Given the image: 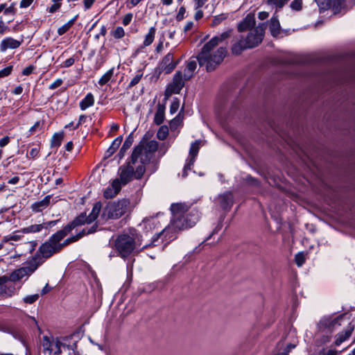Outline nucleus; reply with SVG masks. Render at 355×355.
<instances>
[{
  "label": "nucleus",
  "mask_w": 355,
  "mask_h": 355,
  "mask_svg": "<svg viewBox=\"0 0 355 355\" xmlns=\"http://www.w3.org/2000/svg\"><path fill=\"white\" fill-rule=\"evenodd\" d=\"M144 165L145 164H141V165L137 167L135 171L134 170V177L136 179H140L143 176L145 172Z\"/></svg>",
  "instance_id": "obj_41"
},
{
  "label": "nucleus",
  "mask_w": 355,
  "mask_h": 355,
  "mask_svg": "<svg viewBox=\"0 0 355 355\" xmlns=\"http://www.w3.org/2000/svg\"><path fill=\"white\" fill-rule=\"evenodd\" d=\"M168 135V128L166 125H162L157 132V137L159 140H164L166 139L167 136Z\"/></svg>",
  "instance_id": "obj_39"
},
{
  "label": "nucleus",
  "mask_w": 355,
  "mask_h": 355,
  "mask_svg": "<svg viewBox=\"0 0 355 355\" xmlns=\"http://www.w3.org/2000/svg\"><path fill=\"white\" fill-rule=\"evenodd\" d=\"M186 8L184 6H181L176 15L175 19L178 21H182L185 17Z\"/></svg>",
  "instance_id": "obj_50"
},
{
  "label": "nucleus",
  "mask_w": 355,
  "mask_h": 355,
  "mask_svg": "<svg viewBox=\"0 0 355 355\" xmlns=\"http://www.w3.org/2000/svg\"><path fill=\"white\" fill-rule=\"evenodd\" d=\"M64 138L63 132L55 133L51 139V147H58L61 145L62 141Z\"/></svg>",
  "instance_id": "obj_35"
},
{
  "label": "nucleus",
  "mask_w": 355,
  "mask_h": 355,
  "mask_svg": "<svg viewBox=\"0 0 355 355\" xmlns=\"http://www.w3.org/2000/svg\"><path fill=\"white\" fill-rule=\"evenodd\" d=\"M69 226L65 225L62 230L58 231L53 234L49 239V241L53 243L55 245H61L60 241H62L68 234L71 232Z\"/></svg>",
  "instance_id": "obj_15"
},
{
  "label": "nucleus",
  "mask_w": 355,
  "mask_h": 355,
  "mask_svg": "<svg viewBox=\"0 0 355 355\" xmlns=\"http://www.w3.org/2000/svg\"><path fill=\"white\" fill-rule=\"evenodd\" d=\"M243 22L250 28V30L254 28V26H255V19L254 15L250 14L248 15L243 20Z\"/></svg>",
  "instance_id": "obj_40"
},
{
  "label": "nucleus",
  "mask_w": 355,
  "mask_h": 355,
  "mask_svg": "<svg viewBox=\"0 0 355 355\" xmlns=\"http://www.w3.org/2000/svg\"><path fill=\"white\" fill-rule=\"evenodd\" d=\"M132 161H129L126 164L122 165L119 168V182L121 185H125L130 182L134 177V167Z\"/></svg>",
  "instance_id": "obj_11"
},
{
  "label": "nucleus",
  "mask_w": 355,
  "mask_h": 355,
  "mask_svg": "<svg viewBox=\"0 0 355 355\" xmlns=\"http://www.w3.org/2000/svg\"><path fill=\"white\" fill-rule=\"evenodd\" d=\"M21 42L15 40L12 37H6L1 41L0 49L2 52H4L8 49H17L21 45Z\"/></svg>",
  "instance_id": "obj_20"
},
{
  "label": "nucleus",
  "mask_w": 355,
  "mask_h": 355,
  "mask_svg": "<svg viewBox=\"0 0 355 355\" xmlns=\"http://www.w3.org/2000/svg\"><path fill=\"white\" fill-rule=\"evenodd\" d=\"M98 225L96 223L94 224L91 227L89 228H84L80 232H79L77 234H76V238L78 240L80 239L83 236L87 234H93L97 231L98 229Z\"/></svg>",
  "instance_id": "obj_32"
},
{
  "label": "nucleus",
  "mask_w": 355,
  "mask_h": 355,
  "mask_svg": "<svg viewBox=\"0 0 355 355\" xmlns=\"http://www.w3.org/2000/svg\"><path fill=\"white\" fill-rule=\"evenodd\" d=\"M133 141V132H131L125 139L122 147L121 148L119 153L117 154V157H119V159H121L124 157L126 151L130 148Z\"/></svg>",
  "instance_id": "obj_23"
},
{
  "label": "nucleus",
  "mask_w": 355,
  "mask_h": 355,
  "mask_svg": "<svg viewBox=\"0 0 355 355\" xmlns=\"http://www.w3.org/2000/svg\"><path fill=\"white\" fill-rule=\"evenodd\" d=\"M291 8L294 10H301L302 8V0H294L291 3Z\"/></svg>",
  "instance_id": "obj_48"
},
{
  "label": "nucleus",
  "mask_w": 355,
  "mask_h": 355,
  "mask_svg": "<svg viewBox=\"0 0 355 355\" xmlns=\"http://www.w3.org/2000/svg\"><path fill=\"white\" fill-rule=\"evenodd\" d=\"M35 69V67L33 66V65H29L28 67H26V68H24L22 71V75L24 76H29L31 75L33 70Z\"/></svg>",
  "instance_id": "obj_56"
},
{
  "label": "nucleus",
  "mask_w": 355,
  "mask_h": 355,
  "mask_svg": "<svg viewBox=\"0 0 355 355\" xmlns=\"http://www.w3.org/2000/svg\"><path fill=\"white\" fill-rule=\"evenodd\" d=\"M171 225L175 230H183L192 227L199 220L200 214L196 208L190 209L186 203H173Z\"/></svg>",
  "instance_id": "obj_1"
},
{
  "label": "nucleus",
  "mask_w": 355,
  "mask_h": 355,
  "mask_svg": "<svg viewBox=\"0 0 355 355\" xmlns=\"http://www.w3.org/2000/svg\"><path fill=\"white\" fill-rule=\"evenodd\" d=\"M165 105L158 103L157 105V111L154 116V123L159 125H161L164 121Z\"/></svg>",
  "instance_id": "obj_24"
},
{
  "label": "nucleus",
  "mask_w": 355,
  "mask_h": 355,
  "mask_svg": "<svg viewBox=\"0 0 355 355\" xmlns=\"http://www.w3.org/2000/svg\"><path fill=\"white\" fill-rule=\"evenodd\" d=\"M193 165V164H191V161L188 160L187 163L185 164L183 171H182V177L186 178L188 174V171L191 170V166Z\"/></svg>",
  "instance_id": "obj_54"
},
{
  "label": "nucleus",
  "mask_w": 355,
  "mask_h": 355,
  "mask_svg": "<svg viewBox=\"0 0 355 355\" xmlns=\"http://www.w3.org/2000/svg\"><path fill=\"white\" fill-rule=\"evenodd\" d=\"M197 67V62L195 60H190L187 64L186 68L184 69V80H190L193 76L194 71Z\"/></svg>",
  "instance_id": "obj_22"
},
{
  "label": "nucleus",
  "mask_w": 355,
  "mask_h": 355,
  "mask_svg": "<svg viewBox=\"0 0 355 355\" xmlns=\"http://www.w3.org/2000/svg\"><path fill=\"white\" fill-rule=\"evenodd\" d=\"M76 19V17H73V19H70L68 22L60 26L58 29V34L59 35H64L66 32L69 31V29L73 25Z\"/></svg>",
  "instance_id": "obj_37"
},
{
  "label": "nucleus",
  "mask_w": 355,
  "mask_h": 355,
  "mask_svg": "<svg viewBox=\"0 0 355 355\" xmlns=\"http://www.w3.org/2000/svg\"><path fill=\"white\" fill-rule=\"evenodd\" d=\"M200 140H196L191 144L190 150H189V159L191 161V164H194L196 157L199 152L200 149Z\"/></svg>",
  "instance_id": "obj_27"
},
{
  "label": "nucleus",
  "mask_w": 355,
  "mask_h": 355,
  "mask_svg": "<svg viewBox=\"0 0 355 355\" xmlns=\"http://www.w3.org/2000/svg\"><path fill=\"white\" fill-rule=\"evenodd\" d=\"M156 33V28L153 26L148 30V33L146 35L143 45L144 46H150L154 41Z\"/></svg>",
  "instance_id": "obj_30"
},
{
  "label": "nucleus",
  "mask_w": 355,
  "mask_h": 355,
  "mask_svg": "<svg viewBox=\"0 0 355 355\" xmlns=\"http://www.w3.org/2000/svg\"><path fill=\"white\" fill-rule=\"evenodd\" d=\"M121 189V182H119V179H115L113 180L111 187L107 188L105 190L103 196L107 199L112 198L116 196Z\"/></svg>",
  "instance_id": "obj_16"
},
{
  "label": "nucleus",
  "mask_w": 355,
  "mask_h": 355,
  "mask_svg": "<svg viewBox=\"0 0 355 355\" xmlns=\"http://www.w3.org/2000/svg\"><path fill=\"white\" fill-rule=\"evenodd\" d=\"M114 70V69L113 67V68L109 69L106 73H105L99 79L98 84L101 86L107 84L110 80L112 77L113 76Z\"/></svg>",
  "instance_id": "obj_34"
},
{
  "label": "nucleus",
  "mask_w": 355,
  "mask_h": 355,
  "mask_svg": "<svg viewBox=\"0 0 355 355\" xmlns=\"http://www.w3.org/2000/svg\"><path fill=\"white\" fill-rule=\"evenodd\" d=\"M129 205L127 199L109 202L103 211L102 218L105 220L119 218L126 213Z\"/></svg>",
  "instance_id": "obj_6"
},
{
  "label": "nucleus",
  "mask_w": 355,
  "mask_h": 355,
  "mask_svg": "<svg viewBox=\"0 0 355 355\" xmlns=\"http://www.w3.org/2000/svg\"><path fill=\"white\" fill-rule=\"evenodd\" d=\"M59 252H60V249L58 245H55L48 240L39 247L35 254H39L40 258L44 261L45 259L51 257L54 254L58 253Z\"/></svg>",
  "instance_id": "obj_9"
},
{
  "label": "nucleus",
  "mask_w": 355,
  "mask_h": 355,
  "mask_svg": "<svg viewBox=\"0 0 355 355\" xmlns=\"http://www.w3.org/2000/svg\"><path fill=\"white\" fill-rule=\"evenodd\" d=\"M184 76L180 71H176L172 82L167 86L165 92V100L173 94H179L184 86Z\"/></svg>",
  "instance_id": "obj_8"
},
{
  "label": "nucleus",
  "mask_w": 355,
  "mask_h": 355,
  "mask_svg": "<svg viewBox=\"0 0 355 355\" xmlns=\"http://www.w3.org/2000/svg\"><path fill=\"white\" fill-rule=\"evenodd\" d=\"M95 1L96 0H84L83 3H84L85 10L89 9L92 6V5L95 2Z\"/></svg>",
  "instance_id": "obj_63"
},
{
  "label": "nucleus",
  "mask_w": 355,
  "mask_h": 355,
  "mask_svg": "<svg viewBox=\"0 0 355 355\" xmlns=\"http://www.w3.org/2000/svg\"><path fill=\"white\" fill-rule=\"evenodd\" d=\"M341 318V315L334 318L329 316L323 317L318 323V327L320 330L327 329L329 331H332L336 325H340L339 321Z\"/></svg>",
  "instance_id": "obj_12"
},
{
  "label": "nucleus",
  "mask_w": 355,
  "mask_h": 355,
  "mask_svg": "<svg viewBox=\"0 0 355 355\" xmlns=\"http://www.w3.org/2000/svg\"><path fill=\"white\" fill-rule=\"evenodd\" d=\"M143 76V73H137L132 80L130 82L129 85H128V87L129 88H131L134 86H135L136 85H137L139 81L141 80V78Z\"/></svg>",
  "instance_id": "obj_46"
},
{
  "label": "nucleus",
  "mask_w": 355,
  "mask_h": 355,
  "mask_svg": "<svg viewBox=\"0 0 355 355\" xmlns=\"http://www.w3.org/2000/svg\"><path fill=\"white\" fill-rule=\"evenodd\" d=\"M62 83L63 80L61 78H58L49 85V88L50 89H55L60 87L62 84Z\"/></svg>",
  "instance_id": "obj_55"
},
{
  "label": "nucleus",
  "mask_w": 355,
  "mask_h": 355,
  "mask_svg": "<svg viewBox=\"0 0 355 355\" xmlns=\"http://www.w3.org/2000/svg\"><path fill=\"white\" fill-rule=\"evenodd\" d=\"M233 30L228 29L227 31L222 33L220 35L212 37L208 42L206 43V48L208 46H217L220 43L232 36Z\"/></svg>",
  "instance_id": "obj_17"
},
{
  "label": "nucleus",
  "mask_w": 355,
  "mask_h": 355,
  "mask_svg": "<svg viewBox=\"0 0 355 355\" xmlns=\"http://www.w3.org/2000/svg\"><path fill=\"white\" fill-rule=\"evenodd\" d=\"M315 1L318 5H331L336 10L340 8L344 3V0H315Z\"/></svg>",
  "instance_id": "obj_31"
},
{
  "label": "nucleus",
  "mask_w": 355,
  "mask_h": 355,
  "mask_svg": "<svg viewBox=\"0 0 355 355\" xmlns=\"http://www.w3.org/2000/svg\"><path fill=\"white\" fill-rule=\"evenodd\" d=\"M43 263L44 260L40 258V255L39 254H35L33 257L32 259L27 262V266L22 267L23 270H25L26 276L30 275L35 272Z\"/></svg>",
  "instance_id": "obj_13"
},
{
  "label": "nucleus",
  "mask_w": 355,
  "mask_h": 355,
  "mask_svg": "<svg viewBox=\"0 0 355 355\" xmlns=\"http://www.w3.org/2000/svg\"><path fill=\"white\" fill-rule=\"evenodd\" d=\"M218 199L220 207L224 210H230L233 205V194L230 191L220 195Z\"/></svg>",
  "instance_id": "obj_14"
},
{
  "label": "nucleus",
  "mask_w": 355,
  "mask_h": 355,
  "mask_svg": "<svg viewBox=\"0 0 355 355\" xmlns=\"http://www.w3.org/2000/svg\"><path fill=\"white\" fill-rule=\"evenodd\" d=\"M354 329V326L352 324V323H349L343 332H340L336 336L335 345L339 346L342 343L348 339L351 336Z\"/></svg>",
  "instance_id": "obj_18"
},
{
  "label": "nucleus",
  "mask_w": 355,
  "mask_h": 355,
  "mask_svg": "<svg viewBox=\"0 0 355 355\" xmlns=\"http://www.w3.org/2000/svg\"><path fill=\"white\" fill-rule=\"evenodd\" d=\"M61 7V3H53V4L48 8V11L50 13H54L58 10Z\"/></svg>",
  "instance_id": "obj_60"
},
{
  "label": "nucleus",
  "mask_w": 355,
  "mask_h": 355,
  "mask_svg": "<svg viewBox=\"0 0 355 355\" xmlns=\"http://www.w3.org/2000/svg\"><path fill=\"white\" fill-rule=\"evenodd\" d=\"M264 33L265 24H261L254 29H250L247 35L236 36L231 49L232 54L239 55L245 49L257 46L262 42Z\"/></svg>",
  "instance_id": "obj_2"
},
{
  "label": "nucleus",
  "mask_w": 355,
  "mask_h": 355,
  "mask_svg": "<svg viewBox=\"0 0 355 355\" xmlns=\"http://www.w3.org/2000/svg\"><path fill=\"white\" fill-rule=\"evenodd\" d=\"M275 15H276V12L274 14V15L270 19V24H269V28L271 32V34L273 36H275L276 35L279 34V31H280V24H279L277 16Z\"/></svg>",
  "instance_id": "obj_26"
},
{
  "label": "nucleus",
  "mask_w": 355,
  "mask_h": 355,
  "mask_svg": "<svg viewBox=\"0 0 355 355\" xmlns=\"http://www.w3.org/2000/svg\"><path fill=\"white\" fill-rule=\"evenodd\" d=\"M288 1L289 0H268L267 3L270 6H275L277 8L275 12L277 13V10L282 9Z\"/></svg>",
  "instance_id": "obj_38"
},
{
  "label": "nucleus",
  "mask_w": 355,
  "mask_h": 355,
  "mask_svg": "<svg viewBox=\"0 0 355 355\" xmlns=\"http://www.w3.org/2000/svg\"><path fill=\"white\" fill-rule=\"evenodd\" d=\"M179 106H180V101H179L178 98H174L171 106H170L171 114L175 113L178 111Z\"/></svg>",
  "instance_id": "obj_49"
},
{
  "label": "nucleus",
  "mask_w": 355,
  "mask_h": 355,
  "mask_svg": "<svg viewBox=\"0 0 355 355\" xmlns=\"http://www.w3.org/2000/svg\"><path fill=\"white\" fill-rule=\"evenodd\" d=\"M195 2V9L201 8L207 0H193Z\"/></svg>",
  "instance_id": "obj_62"
},
{
  "label": "nucleus",
  "mask_w": 355,
  "mask_h": 355,
  "mask_svg": "<svg viewBox=\"0 0 355 355\" xmlns=\"http://www.w3.org/2000/svg\"><path fill=\"white\" fill-rule=\"evenodd\" d=\"M94 104V97L92 93H88L85 97L80 102V108L81 110H85Z\"/></svg>",
  "instance_id": "obj_28"
},
{
  "label": "nucleus",
  "mask_w": 355,
  "mask_h": 355,
  "mask_svg": "<svg viewBox=\"0 0 355 355\" xmlns=\"http://www.w3.org/2000/svg\"><path fill=\"white\" fill-rule=\"evenodd\" d=\"M215 47L208 46L206 48V44H205L196 58L199 65L205 66L208 72L214 71L223 61L227 53L226 47H219L214 51Z\"/></svg>",
  "instance_id": "obj_3"
},
{
  "label": "nucleus",
  "mask_w": 355,
  "mask_h": 355,
  "mask_svg": "<svg viewBox=\"0 0 355 355\" xmlns=\"http://www.w3.org/2000/svg\"><path fill=\"white\" fill-rule=\"evenodd\" d=\"M90 223H92V222H89V216H87L86 212H83L76 216L71 223L67 224V226H69L72 231L76 227Z\"/></svg>",
  "instance_id": "obj_19"
},
{
  "label": "nucleus",
  "mask_w": 355,
  "mask_h": 355,
  "mask_svg": "<svg viewBox=\"0 0 355 355\" xmlns=\"http://www.w3.org/2000/svg\"><path fill=\"white\" fill-rule=\"evenodd\" d=\"M51 196L48 195L40 201H37L32 204L31 209L35 212H40L46 209L50 204Z\"/></svg>",
  "instance_id": "obj_21"
},
{
  "label": "nucleus",
  "mask_w": 355,
  "mask_h": 355,
  "mask_svg": "<svg viewBox=\"0 0 355 355\" xmlns=\"http://www.w3.org/2000/svg\"><path fill=\"white\" fill-rule=\"evenodd\" d=\"M42 230V224L31 225L28 227H24L20 230V232L24 234L37 233Z\"/></svg>",
  "instance_id": "obj_33"
},
{
  "label": "nucleus",
  "mask_w": 355,
  "mask_h": 355,
  "mask_svg": "<svg viewBox=\"0 0 355 355\" xmlns=\"http://www.w3.org/2000/svg\"><path fill=\"white\" fill-rule=\"evenodd\" d=\"M295 262L299 267L302 266L305 262V257L302 252H299L295 256Z\"/></svg>",
  "instance_id": "obj_43"
},
{
  "label": "nucleus",
  "mask_w": 355,
  "mask_h": 355,
  "mask_svg": "<svg viewBox=\"0 0 355 355\" xmlns=\"http://www.w3.org/2000/svg\"><path fill=\"white\" fill-rule=\"evenodd\" d=\"M16 9L15 8L13 4L10 5L8 8L4 9L3 14L5 15L11 14L13 17L15 15Z\"/></svg>",
  "instance_id": "obj_58"
},
{
  "label": "nucleus",
  "mask_w": 355,
  "mask_h": 355,
  "mask_svg": "<svg viewBox=\"0 0 355 355\" xmlns=\"http://www.w3.org/2000/svg\"><path fill=\"white\" fill-rule=\"evenodd\" d=\"M43 347L44 349L49 350L51 352L53 350V343H51L49 338L47 336L43 338Z\"/></svg>",
  "instance_id": "obj_47"
},
{
  "label": "nucleus",
  "mask_w": 355,
  "mask_h": 355,
  "mask_svg": "<svg viewBox=\"0 0 355 355\" xmlns=\"http://www.w3.org/2000/svg\"><path fill=\"white\" fill-rule=\"evenodd\" d=\"M10 141V138L8 136H6L0 139V147L3 148L8 145Z\"/></svg>",
  "instance_id": "obj_61"
},
{
  "label": "nucleus",
  "mask_w": 355,
  "mask_h": 355,
  "mask_svg": "<svg viewBox=\"0 0 355 355\" xmlns=\"http://www.w3.org/2000/svg\"><path fill=\"white\" fill-rule=\"evenodd\" d=\"M125 35V31L123 28L121 26H118L116 28L114 31L113 32V37L116 39H121Z\"/></svg>",
  "instance_id": "obj_44"
},
{
  "label": "nucleus",
  "mask_w": 355,
  "mask_h": 355,
  "mask_svg": "<svg viewBox=\"0 0 355 355\" xmlns=\"http://www.w3.org/2000/svg\"><path fill=\"white\" fill-rule=\"evenodd\" d=\"M139 234L135 228H130L119 234L114 241V248L120 257L126 258L135 250L136 245L139 243Z\"/></svg>",
  "instance_id": "obj_4"
},
{
  "label": "nucleus",
  "mask_w": 355,
  "mask_h": 355,
  "mask_svg": "<svg viewBox=\"0 0 355 355\" xmlns=\"http://www.w3.org/2000/svg\"><path fill=\"white\" fill-rule=\"evenodd\" d=\"M12 71V66H8L0 70V78L9 76Z\"/></svg>",
  "instance_id": "obj_51"
},
{
  "label": "nucleus",
  "mask_w": 355,
  "mask_h": 355,
  "mask_svg": "<svg viewBox=\"0 0 355 355\" xmlns=\"http://www.w3.org/2000/svg\"><path fill=\"white\" fill-rule=\"evenodd\" d=\"M174 227L172 226H167L159 233L155 234L152 238L150 243L146 244L142 247V249H146L150 247L157 245V242L159 239L162 240V243L166 242L162 249L168 244L171 241L175 239V236L173 232Z\"/></svg>",
  "instance_id": "obj_7"
},
{
  "label": "nucleus",
  "mask_w": 355,
  "mask_h": 355,
  "mask_svg": "<svg viewBox=\"0 0 355 355\" xmlns=\"http://www.w3.org/2000/svg\"><path fill=\"white\" fill-rule=\"evenodd\" d=\"M75 60L73 58H69L67 59L63 64L64 67H69L74 64Z\"/></svg>",
  "instance_id": "obj_64"
},
{
  "label": "nucleus",
  "mask_w": 355,
  "mask_h": 355,
  "mask_svg": "<svg viewBox=\"0 0 355 355\" xmlns=\"http://www.w3.org/2000/svg\"><path fill=\"white\" fill-rule=\"evenodd\" d=\"M78 241V239L76 238V235H73L69 238H67V239H65L62 243L61 245H58V247L60 248V251L62 250V248L68 245H69L70 243H74L76 241Z\"/></svg>",
  "instance_id": "obj_42"
},
{
  "label": "nucleus",
  "mask_w": 355,
  "mask_h": 355,
  "mask_svg": "<svg viewBox=\"0 0 355 355\" xmlns=\"http://www.w3.org/2000/svg\"><path fill=\"white\" fill-rule=\"evenodd\" d=\"M159 144L155 140L147 141L142 139L139 144L135 147L131 155V161L135 164L137 159H140V162L143 164H147L157 150Z\"/></svg>",
  "instance_id": "obj_5"
},
{
  "label": "nucleus",
  "mask_w": 355,
  "mask_h": 355,
  "mask_svg": "<svg viewBox=\"0 0 355 355\" xmlns=\"http://www.w3.org/2000/svg\"><path fill=\"white\" fill-rule=\"evenodd\" d=\"M62 345V343L59 340H56V342L53 343V350L52 352H53L55 355H59L61 353L60 347Z\"/></svg>",
  "instance_id": "obj_52"
},
{
  "label": "nucleus",
  "mask_w": 355,
  "mask_h": 355,
  "mask_svg": "<svg viewBox=\"0 0 355 355\" xmlns=\"http://www.w3.org/2000/svg\"><path fill=\"white\" fill-rule=\"evenodd\" d=\"M39 298L38 294L28 295L24 297V301L27 304H33Z\"/></svg>",
  "instance_id": "obj_53"
},
{
  "label": "nucleus",
  "mask_w": 355,
  "mask_h": 355,
  "mask_svg": "<svg viewBox=\"0 0 355 355\" xmlns=\"http://www.w3.org/2000/svg\"><path fill=\"white\" fill-rule=\"evenodd\" d=\"M101 208L102 204L101 202H97L94 205L92 211L88 215L89 222L93 223L98 218L101 210Z\"/></svg>",
  "instance_id": "obj_29"
},
{
  "label": "nucleus",
  "mask_w": 355,
  "mask_h": 355,
  "mask_svg": "<svg viewBox=\"0 0 355 355\" xmlns=\"http://www.w3.org/2000/svg\"><path fill=\"white\" fill-rule=\"evenodd\" d=\"M132 17H133V15H132V13H128V14H126V15L123 17V20H122V23H123V24L124 26H127V25H128V24L130 23V21H131V20H132Z\"/></svg>",
  "instance_id": "obj_59"
},
{
  "label": "nucleus",
  "mask_w": 355,
  "mask_h": 355,
  "mask_svg": "<svg viewBox=\"0 0 355 355\" xmlns=\"http://www.w3.org/2000/svg\"><path fill=\"white\" fill-rule=\"evenodd\" d=\"M58 221H59V220H51L49 222L43 223H42V229L47 230V229L55 225Z\"/></svg>",
  "instance_id": "obj_57"
},
{
  "label": "nucleus",
  "mask_w": 355,
  "mask_h": 355,
  "mask_svg": "<svg viewBox=\"0 0 355 355\" xmlns=\"http://www.w3.org/2000/svg\"><path fill=\"white\" fill-rule=\"evenodd\" d=\"M123 140L121 135L117 137L112 143L110 148L107 150L105 154V157L108 158L112 156L114 152L119 148Z\"/></svg>",
  "instance_id": "obj_25"
},
{
  "label": "nucleus",
  "mask_w": 355,
  "mask_h": 355,
  "mask_svg": "<svg viewBox=\"0 0 355 355\" xmlns=\"http://www.w3.org/2000/svg\"><path fill=\"white\" fill-rule=\"evenodd\" d=\"M226 18L227 16L225 14H220L217 16H215L212 21V26H215L220 24Z\"/></svg>",
  "instance_id": "obj_45"
},
{
  "label": "nucleus",
  "mask_w": 355,
  "mask_h": 355,
  "mask_svg": "<svg viewBox=\"0 0 355 355\" xmlns=\"http://www.w3.org/2000/svg\"><path fill=\"white\" fill-rule=\"evenodd\" d=\"M180 60H174L173 53L169 52L161 60L159 65V69L166 74L171 73L180 63Z\"/></svg>",
  "instance_id": "obj_10"
},
{
  "label": "nucleus",
  "mask_w": 355,
  "mask_h": 355,
  "mask_svg": "<svg viewBox=\"0 0 355 355\" xmlns=\"http://www.w3.org/2000/svg\"><path fill=\"white\" fill-rule=\"evenodd\" d=\"M25 270H23L22 267L15 270L10 275V279L12 282H17L21 279L26 276Z\"/></svg>",
  "instance_id": "obj_36"
}]
</instances>
